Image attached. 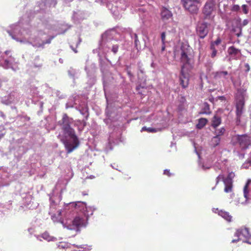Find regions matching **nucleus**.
Here are the masks:
<instances>
[{
  "mask_svg": "<svg viewBox=\"0 0 251 251\" xmlns=\"http://www.w3.org/2000/svg\"><path fill=\"white\" fill-rule=\"evenodd\" d=\"M210 49L212 50L211 57L214 58L216 56L217 53V49L216 47H213V46H210Z\"/></svg>",
  "mask_w": 251,
  "mask_h": 251,
  "instance_id": "nucleus-28",
  "label": "nucleus"
},
{
  "mask_svg": "<svg viewBox=\"0 0 251 251\" xmlns=\"http://www.w3.org/2000/svg\"><path fill=\"white\" fill-rule=\"evenodd\" d=\"M118 49H119V46L118 45H114L112 46V52L114 53V54H116L118 51Z\"/></svg>",
  "mask_w": 251,
  "mask_h": 251,
  "instance_id": "nucleus-30",
  "label": "nucleus"
},
{
  "mask_svg": "<svg viewBox=\"0 0 251 251\" xmlns=\"http://www.w3.org/2000/svg\"><path fill=\"white\" fill-rule=\"evenodd\" d=\"M144 71L141 68V67H140L139 68V71H138V77L140 78V75H144Z\"/></svg>",
  "mask_w": 251,
  "mask_h": 251,
  "instance_id": "nucleus-35",
  "label": "nucleus"
},
{
  "mask_svg": "<svg viewBox=\"0 0 251 251\" xmlns=\"http://www.w3.org/2000/svg\"><path fill=\"white\" fill-rule=\"evenodd\" d=\"M234 144L238 145L242 151L247 149L251 143V137L247 134L236 135L232 138Z\"/></svg>",
  "mask_w": 251,
  "mask_h": 251,
  "instance_id": "nucleus-4",
  "label": "nucleus"
},
{
  "mask_svg": "<svg viewBox=\"0 0 251 251\" xmlns=\"http://www.w3.org/2000/svg\"><path fill=\"white\" fill-rule=\"evenodd\" d=\"M83 219L79 216L75 217L73 221V225L76 226H82L83 224Z\"/></svg>",
  "mask_w": 251,
  "mask_h": 251,
  "instance_id": "nucleus-18",
  "label": "nucleus"
},
{
  "mask_svg": "<svg viewBox=\"0 0 251 251\" xmlns=\"http://www.w3.org/2000/svg\"><path fill=\"white\" fill-rule=\"evenodd\" d=\"M251 161L248 159L245 163H244L242 165V168L248 169L249 168L250 166H251Z\"/></svg>",
  "mask_w": 251,
  "mask_h": 251,
  "instance_id": "nucleus-27",
  "label": "nucleus"
},
{
  "mask_svg": "<svg viewBox=\"0 0 251 251\" xmlns=\"http://www.w3.org/2000/svg\"><path fill=\"white\" fill-rule=\"evenodd\" d=\"M142 131H147L148 132H152L155 133L157 131V129L153 127H147L146 126H144L142 128L141 130Z\"/></svg>",
  "mask_w": 251,
  "mask_h": 251,
  "instance_id": "nucleus-24",
  "label": "nucleus"
},
{
  "mask_svg": "<svg viewBox=\"0 0 251 251\" xmlns=\"http://www.w3.org/2000/svg\"><path fill=\"white\" fill-rule=\"evenodd\" d=\"M221 118L219 116L215 115L212 120L211 126L215 128L221 124Z\"/></svg>",
  "mask_w": 251,
  "mask_h": 251,
  "instance_id": "nucleus-16",
  "label": "nucleus"
},
{
  "mask_svg": "<svg viewBox=\"0 0 251 251\" xmlns=\"http://www.w3.org/2000/svg\"><path fill=\"white\" fill-rule=\"evenodd\" d=\"M240 9V7L239 5L237 4H234L233 5V6L231 8V10L233 11H238Z\"/></svg>",
  "mask_w": 251,
  "mask_h": 251,
  "instance_id": "nucleus-31",
  "label": "nucleus"
},
{
  "mask_svg": "<svg viewBox=\"0 0 251 251\" xmlns=\"http://www.w3.org/2000/svg\"><path fill=\"white\" fill-rule=\"evenodd\" d=\"M207 122V120L205 118H200L199 120V122L198 124L197 125V127L198 128L201 129L206 124Z\"/></svg>",
  "mask_w": 251,
  "mask_h": 251,
  "instance_id": "nucleus-21",
  "label": "nucleus"
},
{
  "mask_svg": "<svg viewBox=\"0 0 251 251\" xmlns=\"http://www.w3.org/2000/svg\"><path fill=\"white\" fill-rule=\"evenodd\" d=\"M166 34L165 32H162L161 33V40L163 44H164L165 40Z\"/></svg>",
  "mask_w": 251,
  "mask_h": 251,
  "instance_id": "nucleus-37",
  "label": "nucleus"
},
{
  "mask_svg": "<svg viewBox=\"0 0 251 251\" xmlns=\"http://www.w3.org/2000/svg\"><path fill=\"white\" fill-rule=\"evenodd\" d=\"M246 95V90L243 89H239L236 94V122L239 124L240 122V117L243 113V109L244 106V98Z\"/></svg>",
  "mask_w": 251,
  "mask_h": 251,
  "instance_id": "nucleus-3",
  "label": "nucleus"
},
{
  "mask_svg": "<svg viewBox=\"0 0 251 251\" xmlns=\"http://www.w3.org/2000/svg\"><path fill=\"white\" fill-rule=\"evenodd\" d=\"M191 50L190 46L187 45H183L181 47L180 60L183 65L181 68L179 80L183 88H186L188 85L190 76L188 70L193 67V60L189 57Z\"/></svg>",
  "mask_w": 251,
  "mask_h": 251,
  "instance_id": "nucleus-1",
  "label": "nucleus"
},
{
  "mask_svg": "<svg viewBox=\"0 0 251 251\" xmlns=\"http://www.w3.org/2000/svg\"><path fill=\"white\" fill-rule=\"evenodd\" d=\"M221 142V137L216 136H213L211 140V145L213 147H216L220 145Z\"/></svg>",
  "mask_w": 251,
  "mask_h": 251,
  "instance_id": "nucleus-17",
  "label": "nucleus"
},
{
  "mask_svg": "<svg viewBox=\"0 0 251 251\" xmlns=\"http://www.w3.org/2000/svg\"><path fill=\"white\" fill-rule=\"evenodd\" d=\"M199 165L203 170L209 169L210 168V166L204 165L203 164H201L200 161L199 162Z\"/></svg>",
  "mask_w": 251,
  "mask_h": 251,
  "instance_id": "nucleus-32",
  "label": "nucleus"
},
{
  "mask_svg": "<svg viewBox=\"0 0 251 251\" xmlns=\"http://www.w3.org/2000/svg\"><path fill=\"white\" fill-rule=\"evenodd\" d=\"M163 174L165 175H167L168 176H171L173 175L172 173H170V170L168 169H165L164 170Z\"/></svg>",
  "mask_w": 251,
  "mask_h": 251,
  "instance_id": "nucleus-34",
  "label": "nucleus"
},
{
  "mask_svg": "<svg viewBox=\"0 0 251 251\" xmlns=\"http://www.w3.org/2000/svg\"><path fill=\"white\" fill-rule=\"evenodd\" d=\"M9 52V51L6 50V51H5V53L6 54H8Z\"/></svg>",
  "mask_w": 251,
  "mask_h": 251,
  "instance_id": "nucleus-41",
  "label": "nucleus"
},
{
  "mask_svg": "<svg viewBox=\"0 0 251 251\" xmlns=\"http://www.w3.org/2000/svg\"><path fill=\"white\" fill-rule=\"evenodd\" d=\"M225 131V128L224 127H222L216 130L215 132V136L220 137L221 136L224 135Z\"/></svg>",
  "mask_w": 251,
  "mask_h": 251,
  "instance_id": "nucleus-23",
  "label": "nucleus"
},
{
  "mask_svg": "<svg viewBox=\"0 0 251 251\" xmlns=\"http://www.w3.org/2000/svg\"><path fill=\"white\" fill-rule=\"evenodd\" d=\"M216 0H207L203 8L202 13L205 19H210L215 8Z\"/></svg>",
  "mask_w": 251,
  "mask_h": 251,
  "instance_id": "nucleus-8",
  "label": "nucleus"
},
{
  "mask_svg": "<svg viewBox=\"0 0 251 251\" xmlns=\"http://www.w3.org/2000/svg\"><path fill=\"white\" fill-rule=\"evenodd\" d=\"M234 236L237 237V238L233 239L231 243H236L239 240H243V242L251 244V235L248 228L241 227L238 229L235 233Z\"/></svg>",
  "mask_w": 251,
  "mask_h": 251,
  "instance_id": "nucleus-5",
  "label": "nucleus"
},
{
  "mask_svg": "<svg viewBox=\"0 0 251 251\" xmlns=\"http://www.w3.org/2000/svg\"><path fill=\"white\" fill-rule=\"evenodd\" d=\"M227 53L229 56V60L240 59L242 55L241 50L233 46L228 48Z\"/></svg>",
  "mask_w": 251,
  "mask_h": 251,
  "instance_id": "nucleus-11",
  "label": "nucleus"
},
{
  "mask_svg": "<svg viewBox=\"0 0 251 251\" xmlns=\"http://www.w3.org/2000/svg\"><path fill=\"white\" fill-rule=\"evenodd\" d=\"M135 37H136L135 42H136L137 38V36L136 35H135Z\"/></svg>",
  "mask_w": 251,
  "mask_h": 251,
  "instance_id": "nucleus-42",
  "label": "nucleus"
},
{
  "mask_svg": "<svg viewBox=\"0 0 251 251\" xmlns=\"http://www.w3.org/2000/svg\"><path fill=\"white\" fill-rule=\"evenodd\" d=\"M58 124L62 126V129L64 134L73 139V144L67 141L64 143L67 153H70L78 147L79 140L75 134V130L70 126V119L66 114L63 115L62 120L58 122Z\"/></svg>",
  "mask_w": 251,
  "mask_h": 251,
  "instance_id": "nucleus-2",
  "label": "nucleus"
},
{
  "mask_svg": "<svg viewBox=\"0 0 251 251\" xmlns=\"http://www.w3.org/2000/svg\"><path fill=\"white\" fill-rule=\"evenodd\" d=\"M237 155L240 158L243 159L244 158L245 153H240L239 151L236 152Z\"/></svg>",
  "mask_w": 251,
  "mask_h": 251,
  "instance_id": "nucleus-36",
  "label": "nucleus"
},
{
  "mask_svg": "<svg viewBox=\"0 0 251 251\" xmlns=\"http://www.w3.org/2000/svg\"><path fill=\"white\" fill-rule=\"evenodd\" d=\"M235 176V174L231 172L229 173L226 178L224 179V183L225 186L224 191L226 193H229L232 191V179Z\"/></svg>",
  "mask_w": 251,
  "mask_h": 251,
  "instance_id": "nucleus-12",
  "label": "nucleus"
},
{
  "mask_svg": "<svg viewBox=\"0 0 251 251\" xmlns=\"http://www.w3.org/2000/svg\"><path fill=\"white\" fill-rule=\"evenodd\" d=\"M246 66L247 67V68H248V70H249V64H246Z\"/></svg>",
  "mask_w": 251,
  "mask_h": 251,
  "instance_id": "nucleus-40",
  "label": "nucleus"
},
{
  "mask_svg": "<svg viewBox=\"0 0 251 251\" xmlns=\"http://www.w3.org/2000/svg\"><path fill=\"white\" fill-rule=\"evenodd\" d=\"M164 49H165V47L164 46L162 47V50H164Z\"/></svg>",
  "mask_w": 251,
  "mask_h": 251,
  "instance_id": "nucleus-44",
  "label": "nucleus"
},
{
  "mask_svg": "<svg viewBox=\"0 0 251 251\" xmlns=\"http://www.w3.org/2000/svg\"><path fill=\"white\" fill-rule=\"evenodd\" d=\"M224 179H225L224 175L221 174L219 175L216 178V184H217L221 180L224 181Z\"/></svg>",
  "mask_w": 251,
  "mask_h": 251,
  "instance_id": "nucleus-29",
  "label": "nucleus"
},
{
  "mask_svg": "<svg viewBox=\"0 0 251 251\" xmlns=\"http://www.w3.org/2000/svg\"><path fill=\"white\" fill-rule=\"evenodd\" d=\"M54 36H51L48 40H46L45 41L43 42V43L41 44H39L38 45H33V46L36 47H38V48L39 47L43 48L45 44H50L51 43V40L54 38Z\"/></svg>",
  "mask_w": 251,
  "mask_h": 251,
  "instance_id": "nucleus-22",
  "label": "nucleus"
},
{
  "mask_svg": "<svg viewBox=\"0 0 251 251\" xmlns=\"http://www.w3.org/2000/svg\"><path fill=\"white\" fill-rule=\"evenodd\" d=\"M195 151H196L197 154H198L199 158H200V154L196 150H195Z\"/></svg>",
  "mask_w": 251,
  "mask_h": 251,
  "instance_id": "nucleus-39",
  "label": "nucleus"
},
{
  "mask_svg": "<svg viewBox=\"0 0 251 251\" xmlns=\"http://www.w3.org/2000/svg\"><path fill=\"white\" fill-rule=\"evenodd\" d=\"M242 9L245 14L248 13V6L246 4H243L242 6Z\"/></svg>",
  "mask_w": 251,
  "mask_h": 251,
  "instance_id": "nucleus-33",
  "label": "nucleus"
},
{
  "mask_svg": "<svg viewBox=\"0 0 251 251\" xmlns=\"http://www.w3.org/2000/svg\"><path fill=\"white\" fill-rule=\"evenodd\" d=\"M223 47H224V48H225V47H226V45L224 44L223 45Z\"/></svg>",
  "mask_w": 251,
  "mask_h": 251,
  "instance_id": "nucleus-43",
  "label": "nucleus"
},
{
  "mask_svg": "<svg viewBox=\"0 0 251 251\" xmlns=\"http://www.w3.org/2000/svg\"><path fill=\"white\" fill-rule=\"evenodd\" d=\"M249 23V20L248 19H245L243 22L240 24L239 27L238 28L239 32L236 33L237 37H239L242 35V28L243 26H246Z\"/></svg>",
  "mask_w": 251,
  "mask_h": 251,
  "instance_id": "nucleus-20",
  "label": "nucleus"
},
{
  "mask_svg": "<svg viewBox=\"0 0 251 251\" xmlns=\"http://www.w3.org/2000/svg\"><path fill=\"white\" fill-rule=\"evenodd\" d=\"M210 113L209 106L206 102L204 103L203 107L201 108L200 114L208 115Z\"/></svg>",
  "mask_w": 251,
  "mask_h": 251,
  "instance_id": "nucleus-19",
  "label": "nucleus"
},
{
  "mask_svg": "<svg viewBox=\"0 0 251 251\" xmlns=\"http://www.w3.org/2000/svg\"><path fill=\"white\" fill-rule=\"evenodd\" d=\"M229 74L227 71H218L214 74L215 79H227Z\"/></svg>",
  "mask_w": 251,
  "mask_h": 251,
  "instance_id": "nucleus-15",
  "label": "nucleus"
},
{
  "mask_svg": "<svg viewBox=\"0 0 251 251\" xmlns=\"http://www.w3.org/2000/svg\"><path fill=\"white\" fill-rule=\"evenodd\" d=\"M127 74H128L129 76H130V77H132V74H131L130 71H127Z\"/></svg>",
  "mask_w": 251,
  "mask_h": 251,
  "instance_id": "nucleus-38",
  "label": "nucleus"
},
{
  "mask_svg": "<svg viewBox=\"0 0 251 251\" xmlns=\"http://www.w3.org/2000/svg\"><path fill=\"white\" fill-rule=\"evenodd\" d=\"M222 42V40L220 38H218L215 41L212 42L210 44V46L216 47L219 45Z\"/></svg>",
  "mask_w": 251,
  "mask_h": 251,
  "instance_id": "nucleus-26",
  "label": "nucleus"
},
{
  "mask_svg": "<svg viewBox=\"0 0 251 251\" xmlns=\"http://www.w3.org/2000/svg\"><path fill=\"white\" fill-rule=\"evenodd\" d=\"M184 8L192 14L197 13L199 10V0H181Z\"/></svg>",
  "mask_w": 251,
  "mask_h": 251,
  "instance_id": "nucleus-7",
  "label": "nucleus"
},
{
  "mask_svg": "<svg viewBox=\"0 0 251 251\" xmlns=\"http://www.w3.org/2000/svg\"><path fill=\"white\" fill-rule=\"evenodd\" d=\"M244 197L246 199L245 201H241L238 198L236 201V205L239 204H245L247 203L251 205V179H248L243 189Z\"/></svg>",
  "mask_w": 251,
  "mask_h": 251,
  "instance_id": "nucleus-6",
  "label": "nucleus"
},
{
  "mask_svg": "<svg viewBox=\"0 0 251 251\" xmlns=\"http://www.w3.org/2000/svg\"><path fill=\"white\" fill-rule=\"evenodd\" d=\"M161 20L165 23H170L173 21V14L172 12L166 7H163L160 10Z\"/></svg>",
  "mask_w": 251,
  "mask_h": 251,
  "instance_id": "nucleus-13",
  "label": "nucleus"
},
{
  "mask_svg": "<svg viewBox=\"0 0 251 251\" xmlns=\"http://www.w3.org/2000/svg\"><path fill=\"white\" fill-rule=\"evenodd\" d=\"M207 25V23L205 22L199 23L197 25L196 28L197 33L201 39H203L208 34Z\"/></svg>",
  "mask_w": 251,
  "mask_h": 251,
  "instance_id": "nucleus-10",
  "label": "nucleus"
},
{
  "mask_svg": "<svg viewBox=\"0 0 251 251\" xmlns=\"http://www.w3.org/2000/svg\"><path fill=\"white\" fill-rule=\"evenodd\" d=\"M136 89L139 94L141 95H144V93L145 92V90L144 87L141 86V85H139L136 87Z\"/></svg>",
  "mask_w": 251,
  "mask_h": 251,
  "instance_id": "nucleus-25",
  "label": "nucleus"
},
{
  "mask_svg": "<svg viewBox=\"0 0 251 251\" xmlns=\"http://www.w3.org/2000/svg\"><path fill=\"white\" fill-rule=\"evenodd\" d=\"M70 204H72L74 206L76 210L82 212L86 217H88L90 215L93 214L92 213H89L85 202L78 201L75 202H71Z\"/></svg>",
  "mask_w": 251,
  "mask_h": 251,
  "instance_id": "nucleus-9",
  "label": "nucleus"
},
{
  "mask_svg": "<svg viewBox=\"0 0 251 251\" xmlns=\"http://www.w3.org/2000/svg\"><path fill=\"white\" fill-rule=\"evenodd\" d=\"M212 211L215 213H217L219 216H221L228 222H231L232 220V216L226 211L219 210L218 208H213Z\"/></svg>",
  "mask_w": 251,
  "mask_h": 251,
  "instance_id": "nucleus-14",
  "label": "nucleus"
}]
</instances>
